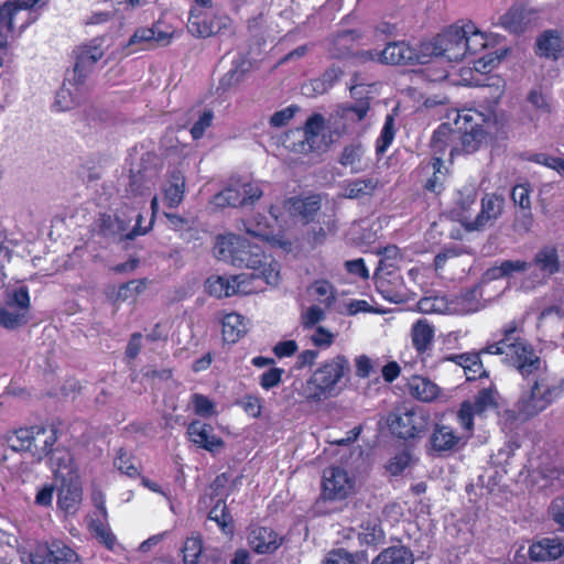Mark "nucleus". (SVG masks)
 Returning a JSON list of instances; mask_svg holds the SVG:
<instances>
[{
    "mask_svg": "<svg viewBox=\"0 0 564 564\" xmlns=\"http://www.w3.org/2000/svg\"><path fill=\"white\" fill-rule=\"evenodd\" d=\"M527 161L535 163L547 169L555 171L561 177L564 178V159L553 156L546 153H531L525 158Z\"/></svg>",
    "mask_w": 564,
    "mask_h": 564,
    "instance_id": "nucleus-61",
    "label": "nucleus"
},
{
    "mask_svg": "<svg viewBox=\"0 0 564 564\" xmlns=\"http://www.w3.org/2000/svg\"><path fill=\"white\" fill-rule=\"evenodd\" d=\"M365 154V149L360 143H351L346 145L340 154L339 163L343 166H349L352 172L362 170L361 159Z\"/></svg>",
    "mask_w": 564,
    "mask_h": 564,
    "instance_id": "nucleus-58",
    "label": "nucleus"
},
{
    "mask_svg": "<svg viewBox=\"0 0 564 564\" xmlns=\"http://www.w3.org/2000/svg\"><path fill=\"white\" fill-rule=\"evenodd\" d=\"M245 231L256 238L269 241L275 236L274 227L268 218L261 214L253 215L242 220Z\"/></svg>",
    "mask_w": 564,
    "mask_h": 564,
    "instance_id": "nucleus-48",
    "label": "nucleus"
},
{
    "mask_svg": "<svg viewBox=\"0 0 564 564\" xmlns=\"http://www.w3.org/2000/svg\"><path fill=\"white\" fill-rule=\"evenodd\" d=\"M433 170V175L429 177L424 184V189L440 195L444 191V182L448 170L444 166V161L440 156H433L430 161Z\"/></svg>",
    "mask_w": 564,
    "mask_h": 564,
    "instance_id": "nucleus-51",
    "label": "nucleus"
},
{
    "mask_svg": "<svg viewBox=\"0 0 564 564\" xmlns=\"http://www.w3.org/2000/svg\"><path fill=\"white\" fill-rule=\"evenodd\" d=\"M529 558L532 562H550L564 555V542L555 538H541L529 546Z\"/></svg>",
    "mask_w": 564,
    "mask_h": 564,
    "instance_id": "nucleus-26",
    "label": "nucleus"
},
{
    "mask_svg": "<svg viewBox=\"0 0 564 564\" xmlns=\"http://www.w3.org/2000/svg\"><path fill=\"white\" fill-rule=\"evenodd\" d=\"M29 8L28 1L7 0L0 1V48L7 45L9 33L13 31V18L15 13Z\"/></svg>",
    "mask_w": 564,
    "mask_h": 564,
    "instance_id": "nucleus-36",
    "label": "nucleus"
},
{
    "mask_svg": "<svg viewBox=\"0 0 564 564\" xmlns=\"http://www.w3.org/2000/svg\"><path fill=\"white\" fill-rule=\"evenodd\" d=\"M247 541L256 554L268 555L281 547L284 538L271 527L252 524L248 528Z\"/></svg>",
    "mask_w": 564,
    "mask_h": 564,
    "instance_id": "nucleus-13",
    "label": "nucleus"
},
{
    "mask_svg": "<svg viewBox=\"0 0 564 564\" xmlns=\"http://www.w3.org/2000/svg\"><path fill=\"white\" fill-rule=\"evenodd\" d=\"M482 289L479 284L462 290L454 300L455 310L463 315L473 314L484 307Z\"/></svg>",
    "mask_w": 564,
    "mask_h": 564,
    "instance_id": "nucleus-41",
    "label": "nucleus"
},
{
    "mask_svg": "<svg viewBox=\"0 0 564 564\" xmlns=\"http://www.w3.org/2000/svg\"><path fill=\"white\" fill-rule=\"evenodd\" d=\"M104 40L101 37L94 39L89 44L79 47L77 61L74 66L75 79L79 83H85L87 69L99 61L105 53Z\"/></svg>",
    "mask_w": 564,
    "mask_h": 564,
    "instance_id": "nucleus-24",
    "label": "nucleus"
},
{
    "mask_svg": "<svg viewBox=\"0 0 564 564\" xmlns=\"http://www.w3.org/2000/svg\"><path fill=\"white\" fill-rule=\"evenodd\" d=\"M57 506L66 513H75L82 502L80 479L56 481Z\"/></svg>",
    "mask_w": 564,
    "mask_h": 564,
    "instance_id": "nucleus-29",
    "label": "nucleus"
},
{
    "mask_svg": "<svg viewBox=\"0 0 564 564\" xmlns=\"http://www.w3.org/2000/svg\"><path fill=\"white\" fill-rule=\"evenodd\" d=\"M91 499L99 512L91 514L88 519V530L90 534L97 539L101 544H106V530L102 528V520L105 519V497L101 490V485L93 484Z\"/></svg>",
    "mask_w": 564,
    "mask_h": 564,
    "instance_id": "nucleus-34",
    "label": "nucleus"
},
{
    "mask_svg": "<svg viewBox=\"0 0 564 564\" xmlns=\"http://www.w3.org/2000/svg\"><path fill=\"white\" fill-rule=\"evenodd\" d=\"M235 267H245L251 270V272L262 271L265 274L269 269L274 267L280 274V263L271 256L265 254L261 247L251 245L247 240L243 241L242 248H240L239 258H236Z\"/></svg>",
    "mask_w": 564,
    "mask_h": 564,
    "instance_id": "nucleus-15",
    "label": "nucleus"
},
{
    "mask_svg": "<svg viewBox=\"0 0 564 564\" xmlns=\"http://www.w3.org/2000/svg\"><path fill=\"white\" fill-rule=\"evenodd\" d=\"M464 32L460 25L453 24L438 33L433 42V54L448 62H458L464 58Z\"/></svg>",
    "mask_w": 564,
    "mask_h": 564,
    "instance_id": "nucleus-12",
    "label": "nucleus"
},
{
    "mask_svg": "<svg viewBox=\"0 0 564 564\" xmlns=\"http://www.w3.org/2000/svg\"><path fill=\"white\" fill-rule=\"evenodd\" d=\"M525 381L528 386L513 406L517 420L528 421L539 415L564 395V378L543 372Z\"/></svg>",
    "mask_w": 564,
    "mask_h": 564,
    "instance_id": "nucleus-2",
    "label": "nucleus"
},
{
    "mask_svg": "<svg viewBox=\"0 0 564 564\" xmlns=\"http://www.w3.org/2000/svg\"><path fill=\"white\" fill-rule=\"evenodd\" d=\"M194 413L202 417H210L216 414L215 403L202 393H193L191 397Z\"/></svg>",
    "mask_w": 564,
    "mask_h": 564,
    "instance_id": "nucleus-63",
    "label": "nucleus"
},
{
    "mask_svg": "<svg viewBox=\"0 0 564 564\" xmlns=\"http://www.w3.org/2000/svg\"><path fill=\"white\" fill-rule=\"evenodd\" d=\"M32 426L20 427L8 432L4 435V442L13 452H28L30 453Z\"/></svg>",
    "mask_w": 564,
    "mask_h": 564,
    "instance_id": "nucleus-52",
    "label": "nucleus"
},
{
    "mask_svg": "<svg viewBox=\"0 0 564 564\" xmlns=\"http://www.w3.org/2000/svg\"><path fill=\"white\" fill-rule=\"evenodd\" d=\"M460 29L464 32L463 37V51H464V57L467 54L475 55L478 52H480L482 48L487 45V37L486 35L480 32L476 25L468 21L460 25Z\"/></svg>",
    "mask_w": 564,
    "mask_h": 564,
    "instance_id": "nucleus-44",
    "label": "nucleus"
},
{
    "mask_svg": "<svg viewBox=\"0 0 564 564\" xmlns=\"http://www.w3.org/2000/svg\"><path fill=\"white\" fill-rule=\"evenodd\" d=\"M386 424L393 436L403 441L414 440L425 433L429 415L421 409L398 406L388 413Z\"/></svg>",
    "mask_w": 564,
    "mask_h": 564,
    "instance_id": "nucleus-5",
    "label": "nucleus"
},
{
    "mask_svg": "<svg viewBox=\"0 0 564 564\" xmlns=\"http://www.w3.org/2000/svg\"><path fill=\"white\" fill-rule=\"evenodd\" d=\"M434 336V327L426 319H419L412 325V346L416 350L417 355L422 358V360H424L426 356L431 355Z\"/></svg>",
    "mask_w": 564,
    "mask_h": 564,
    "instance_id": "nucleus-30",
    "label": "nucleus"
},
{
    "mask_svg": "<svg viewBox=\"0 0 564 564\" xmlns=\"http://www.w3.org/2000/svg\"><path fill=\"white\" fill-rule=\"evenodd\" d=\"M464 443L453 427L436 423L426 444V453L433 457L445 458L456 453Z\"/></svg>",
    "mask_w": 564,
    "mask_h": 564,
    "instance_id": "nucleus-10",
    "label": "nucleus"
},
{
    "mask_svg": "<svg viewBox=\"0 0 564 564\" xmlns=\"http://www.w3.org/2000/svg\"><path fill=\"white\" fill-rule=\"evenodd\" d=\"M470 404L478 415L485 413L489 409L497 408L495 391L491 388H482L470 400Z\"/></svg>",
    "mask_w": 564,
    "mask_h": 564,
    "instance_id": "nucleus-62",
    "label": "nucleus"
},
{
    "mask_svg": "<svg viewBox=\"0 0 564 564\" xmlns=\"http://www.w3.org/2000/svg\"><path fill=\"white\" fill-rule=\"evenodd\" d=\"M113 466L121 474L135 479L140 477V467L135 464V457L124 448H119L113 459Z\"/></svg>",
    "mask_w": 564,
    "mask_h": 564,
    "instance_id": "nucleus-57",
    "label": "nucleus"
},
{
    "mask_svg": "<svg viewBox=\"0 0 564 564\" xmlns=\"http://www.w3.org/2000/svg\"><path fill=\"white\" fill-rule=\"evenodd\" d=\"M529 21L525 9L517 6H512L503 15L500 17V25L514 34L523 33Z\"/></svg>",
    "mask_w": 564,
    "mask_h": 564,
    "instance_id": "nucleus-49",
    "label": "nucleus"
},
{
    "mask_svg": "<svg viewBox=\"0 0 564 564\" xmlns=\"http://www.w3.org/2000/svg\"><path fill=\"white\" fill-rule=\"evenodd\" d=\"M312 289L321 304L327 308L332 307L336 301V290L329 281L324 279L316 280L313 282Z\"/></svg>",
    "mask_w": 564,
    "mask_h": 564,
    "instance_id": "nucleus-59",
    "label": "nucleus"
},
{
    "mask_svg": "<svg viewBox=\"0 0 564 564\" xmlns=\"http://www.w3.org/2000/svg\"><path fill=\"white\" fill-rule=\"evenodd\" d=\"M188 441L192 442L197 448L205 449L212 454L218 453L225 447L224 440L215 434V429L212 424L193 420L186 429Z\"/></svg>",
    "mask_w": 564,
    "mask_h": 564,
    "instance_id": "nucleus-16",
    "label": "nucleus"
},
{
    "mask_svg": "<svg viewBox=\"0 0 564 564\" xmlns=\"http://www.w3.org/2000/svg\"><path fill=\"white\" fill-rule=\"evenodd\" d=\"M245 239L237 235H219L214 246V256L221 261L236 264V258H239L240 248Z\"/></svg>",
    "mask_w": 564,
    "mask_h": 564,
    "instance_id": "nucleus-35",
    "label": "nucleus"
},
{
    "mask_svg": "<svg viewBox=\"0 0 564 564\" xmlns=\"http://www.w3.org/2000/svg\"><path fill=\"white\" fill-rule=\"evenodd\" d=\"M523 332V321L521 319H511L502 325L499 330L500 339L494 343L487 344L482 347L478 352L482 355H503L508 354L511 349V346L514 343V336L517 333Z\"/></svg>",
    "mask_w": 564,
    "mask_h": 564,
    "instance_id": "nucleus-25",
    "label": "nucleus"
},
{
    "mask_svg": "<svg viewBox=\"0 0 564 564\" xmlns=\"http://www.w3.org/2000/svg\"><path fill=\"white\" fill-rule=\"evenodd\" d=\"M478 191L471 185H465L454 194L451 214L466 230V223L473 221L471 210L477 202Z\"/></svg>",
    "mask_w": 564,
    "mask_h": 564,
    "instance_id": "nucleus-23",
    "label": "nucleus"
},
{
    "mask_svg": "<svg viewBox=\"0 0 564 564\" xmlns=\"http://www.w3.org/2000/svg\"><path fill=\"white\" fill-rule=\"evenodd\" d=\"M50 467L55 482L79 479L78 467L72 453L66 448L57 447L51 453Z\"/></svg>",
    "mask_w": 564,
    "mask_h": 564,
    "instance_id": "nucleus-22",
    "label": "nucleus"
},
{
    "mask_svg": "<svg viewBox=\"0 0 564 564\" xmlns=\"http://www.w3.org/2000/svg\"><path fill=\"white\" fill-rule=\"evenodd\" d=\"M283 208L293 218H300L304 225L315 220L316 215L322 208V198L318 194H312L305 197L292 196L283 200Z\"/></svg>",
    "mask_w": 564,
    "mask_h": 564,
    "instance_id": "nucleus-17",
    "label": "nucleus"
},
{
    "mask_svg": "<svg viewBox=\"0 0 564 564\" xmlns=\"http://www.w3.org/2000/svg\"><path fill=\"white\" fill-rule=\"evenodd\" d=\"M447 359L460 366L469 381L487 378L489 376L488 371L484 367L481 352L467 351L452 355Z\"/></svg>",
    "mask_w": 564,
    "mask_h": 564,
    "instance_id": "nucleus-31",
    "label": "nucleus"
},
{
    "mask_svg": "<svg viewBox=\"0 0 564 564\" xmlns=\"http://www.w3.org/2000/svg\"><path fill=\"white\" fill-rule=\"evenodd\" d=\"M405 388L413 399L424 403L434 402L441 393V388L435 382L421 375L408 378Z\"/></svg>",
    "mask_w": 564,
    "mask_h": 564,
    "instance_id": "nucleus-28",
    "label": "nucleus"
},
{
    "mask_svg": "<svg viewBox=\"0 0 564 564\" xmlns=\"http://www.w3.org/2000/svg\"><path fill=\"white\" fill-rule=\"evenodd\" d=\"M349 362L344 355L322 362L302 386L300 394L307 402H321L336 392L337 384L349 372Z\"/></svg>",
    "mask_w": 564,
    "mask_h": 564,
    "instance_id": "nucleus-4",
    "label": "nucleus"
},
{
    "mask_svg": "<svg viewBox=\"0 0 564 564\" xmlns=\"http://www.w3.org/2000/svg\"><path fill=\"white\" fill-rule=\"evenodd\" d=\"M32 564H80L77 553L62 542H52L40 549L31 558Z\"/></svg>",
    "mask_w": 564,
    "mask_h": 564,
    "instance_id": "nucleus-20",
    "label": "nucleus"
},
{
    "mask_svg": "<svg viewBox=\"0 0 564 564\" xmlns=\"http://www.w3.org/2000/svg\"><path fill=\"white\" fill-rule=\"evenodd\" d=\"M370 564H413V554L406 546L392 545L383 549Z\"/></svg>",
    "mask_w": 564,
    "mask_h": 564,
    "instance_id": "nucleus-47",
    "label": "nucleus"
},
{
    "mask_svg": "<svg viewBox=\"0 0 564 564\" xmlns=\"http://www.w3.org/2000/svg\"><path fill=\"white\" fill-rule=\"evenodd\" d=\"M503 197L488 193L481 198L480 212L474 217L473 221L466 223V231L482 230L487 225L499 218L503 209Z\"/></svg>",
    "mask_w": 564,
    "mask_h": 564,
    "instance_id": "nucleus-19",
    "label": "nucleus"
},
{
    "mask_svg": "<svg viewBox=\"0 0 564 564\" xmlns=\"http://www.w3.org/2000/svg\"><path fill=\"white\" fill-rule=\"evenodd\" d=\"M534 265L542 272L553 275L561 270L558 249L555 245H546L540 248L533 258Z\"/></svg>",
    "mask_w": 564,
    "mask_h": 564,
    "instance_id": "nucleus-42",
    "label": "nucleus"
},
{
    "mask_svg": "<svg viewBox=\"0 0 564 564\" xmlns=\"http://www.w3.org/2000/svg\"><path fill=\"white\" fill-rule=\"evenodd\" d=\"M530 194L531 187L529 184H517L512 187L511 191V199L513 203L521 207L523 210H527V214L524 215V227L527 231L532 225Z\"/></svg>",
    "mask_w": 564,
    "mask_h": 564,
    "instance_id": "nucleus-53",
    "label": "nucleus"
},
{
    "mask_svg": "<svg viewBox=\"0 0 564 564\" xmlns=\"http://www.w3.org/2000/svg\"><path fill=\"white\" fill-rule=\"evenodd\" d=\"M30 310V295L26 288L22 286L8 293L6 303L0 306V326L7 329H15L28 323Z\"/></svg>",
    "mask_w": 564,
    "mask_h": 564,
    "instance_id": "nucleus-6",
    "label": "nucleus"
},
{
    "mask_svg": "<svg viewBox=\"0 0 564 564\" xmlns=\"http://www.w3.org/2000/svg\"><path fill=\"white\" fill-rule=\"evenodd\" d=\"M227 497L228 494L225 495V498H219L215 502V505L210 508L207 518L217 524L220 532L225 536L231 539L235 534L236 525L235 519L226 503Z\"/></svg>",
    "mask_w": 564,
    "mask_h": 564,
    "instance_id": "nucleus-40",
    "label": "nucleus"
},
{
    "mask_svg": "<svg viewBox=\"0 0 564 564\" xmlns=\"http://www.w3.org/2000/svg\"><path fill=\"white\" fill-rule=\"evenodd\" d=\"M229 19L219 17L212 12H205L200 9H191L188 17V30L197 37H209L220 33L227 28Z\"/></svg>",
    "mask_w": 564,
    "mask_h": 564,
    "instance_id": "nucleus-14",
    "label": "nucleus"
},
{
    "mask_svg": "<svg viewBox=\"0 0 564 564\" xmlns=\"http://www.w3.org/2000/svg\"><path fill=\"white\" fill-rule=\"evenodd\" d=\"M148 285V279H133L119 285L116 293V302H135Z\"/></svg>",
    "mask_w": 564,
    "mask_h": 564,
    "instance_id": "nucleus-55",
    "label": "nucleus"
},
{
    "mask_svg": "<svg viewBox=\"0 0 564 564\" xmlns=\"http://www.w3.org/2000/svg\"><path fill=\"white\" fill-rule=\"evenodd\" d=\"M203 552V541L199 536H189L181 549L184 564H198Z\"/></svg>",
    "mask_w": 564,
    "mask_h": 564,
    "instance_id": "nucleus-60",
    "label": "nucleus"
},
{
    "mask_svg": "<svg viewBox=\"0 0 564 564\" xmlns=\"http://www.w3.org/2000/svg\"><path fill=\"white\" fill-rule=\"evenodd\" d=\"M530 264L523 260H503L499 265L489 268L485 275L490 279H501L510 276L513 272H524Z\"/></svg>",
    "mask_w": 564,
    "mask_h": 564,
    "instance_id": "nucleus-54",
    "label": "nucleus"
},
{
    "mask_svg": "<svg viewBox=\"0 0 564 564\" xmlns=\"http://www.w3.org/2000/svg\"><path fill=\"white\" fill-rule=\"evenodd\" d=\"M562 52V40L554 30L544 31L536 40V54L557 59Z\"/></svg>",
    "mask_w": 564,
    "mask_h": 564,
    "instance_id": "nucleus-45",
    "label": "nucleus"
},
{
    "mask_svg": "<svg viewBox=\"0 0 564 564\" xmlns=\"http://www.w3.org/2000/svg\"><path fill=\"white\" fill-rule=\"evenodd\" d=\"M325 120L321 113H314L307 118L303 128V140L294 144L293 150L307 153L315 149V142L324 129Z\"/></svg>",
    "mask_w": 564,
    "mask_h": 564,
    "instance_id": "nucleus-39",
    "label": "nucleus"
},
{
    "mask_svg": "<svg viewBox=\"0 0 564 564\" xmlns=\"http://www.w3.org/2000/svg\"><path fill=\"white\" fill-rule=\"evenodd\" d=\"M395 130L393 118L391 116H387L384 124L381 129L380 135L376 141V152L377 154H383L388 148L391 145L394 139Z\"/></svg>",
    "mask_w": 564,
    "mask_h": 564,
    "instance_id": "nucleus-64",
    "label": "nucleus"
},
{
    "mask_svg": "<svg viewBox=\"0 0 564 564\" xmlns=\"http://www.w3.org/2000/svg\"><path fill=\"white\" fill-rule=\"evenodd\" d=\"M496 58L481 57L474 62L473 68L460 69V82L466 86L490 87L496 86L498 90V98L503 93L505 83L497 76L492 75L491 70L495 66Z\"/></svg>",
    "mask_w": 564,
    "mask_h": 564,
    "instance_id": "nucleus-7",
    "label": "nucleus"
},
{
    "mask_svg": "<svg viewBox=\"0 0 564 564\" xmlns=\"http://www.w3.org/2000/svg\"><path fill=\"white\" fill-rule=\"evenodd\" d=\"M354 485L345 469L332 466L324 470L321 498L328 501L345 500L351 494Z\"/></svg>",
    "mask_w": 564,
    "mask_h": 564,
    "instance_id": "nucleus-9",
    "label": "nucleus"
},
{
    "mask_svg": "<svg viewBox=\"0 0 564 564\" xmlns=\"http://www.w3.org/2000/svg\"><path fill=\"white\" fill-rule=\"evenodd\" d=\"M482 113L475 109H464L457 112L453 122H443L433 132L431 150L433 156L451 158L476 152L486 138L482 127Z\"/></svg>",
    "mask_w": 564,
    "mask_h": 564,
    "instance_id": "nucleus-1",
    "label": "nucleus"
},
{
    "mask_svg": "<svg viewBox=\"0 0 564 564\" xmlns=\"http://www.w3.org/2000/svg\"><path fill=\"white\" fill-rule=\"evenodd\" d=\"M280 280L281 275H279L274 267L269 269L267 274L262 271L257 273L250 271L232 275L235 295H249L262 292L268 285H278Z\"/></svg>",
    "mask_w": 564,
    "mask_h": 564,
    "instance_id": "nucleus-11",
    "label": "nucleus"
},
{
    "mask_svg": "<svg viewBox=\"0 0 564 564\" xmlns=\"http://www.w3.org/2000/svg\"><path fill=\"white\" fill-rule=\"evenodd\" d=\"M525 381L528 386L513 406L517 420L528 421L539 415L564 395V378L543 372Z\"/></svg>",
    "mask_w": 564,
    "mask_h": 564,
    "instance_id": "nucleus-3",
    "label": "nucleus"
},
{
    "mask_svg": "<svg viewBox=\"0 0 564 564\" xmlns=\"http://www.w3.org/2000/svg\"><path fill=\"white\" fill-rule=\"evenodd\" d=\"M247 333L245 317L239 313L231 312L221 318L223 340L228 344H236Z\"/></svg>",
    "mask_w": 564,
    "mask_h": 564,
    "instance_id": "nucleus-43",
    "label": "nucleus"
},
{
    "mask_svg": "<svg viewBox=\"0 0 564 564\" xmlns=\"http://www.w3.org/2000/svg\"><path fill=\"white\" fill-rule=\"evenodd\" d=\"M205 286L208 294L217 299L235 295L232 275L230 278L213 275L207 279Z\"/></svg>",
    "mask_w": 564,
    "mask_h": 564,
    "instance_id": "nucleus-56",
    "label": "nucleus"
},
{
    "mask_svg": "<svg viewBox=\"0 0 564 564\" xmlns=\"http://www.w3.org/2000/svg\"><path fill=\"white\" fill-rule=\"evenodd\" d=\"M83 84L75 79V72L73 70V77L68 78L56 93L53 104L54 109L56 111H67L76 107L80 99L79 86Z\"/></svg>",
    "mask_w": 564,
    "mask_h": 564,
    "instance_id": "nucleus-38",
    "label": "nucleus"
},
{
    "mask_svg": "<svg viewBox=\"0 0 564 564\" xmlns=\"http://www.w3.org/2000/svg\"><path fill=\"white\" fill-rule=\"evenodd\" d=\"M30 454L36 460L41 462L51 454L53 445L57 440L56 431L52 426L33 425Z\"/></svg>",
    "mask_w": 564,
    "mask_h": 564,
    "instance_id": "nucleus-27",
    "label": "nucleus"
},
{
    "mask_svg": "<svg viewBox=\"0 0 564 564\" xmlns=\"http://www.w3.org/2000/svg\"><path fill=\"white\" fill-rule=\"evenodd\" d=\"M513 341L514 345L511 346L509 355L522 378L529 380L531 376L541 373L543 361L532 345L521 337V333H517Z\"/></svg>",
    "mask_w": 564,
    "mask_h": 564,
    "instance_id": "nucleus-8",
    "label": "nucleus"
},
{
    "mask_svg": "<svg viewBox=\"0 0 564 564\" xmlns=\"http://www.w3.org/2000/svg\"><path fill=\"white\" fill-rule=\"evenodd\" d=\"M364 86L359 84L350 85V95L355 100L354 102H345L338 106L337 115L347 122L362 121L369 110L371 97L362 94Z\"/></svg>",
    "mask_w": 564,
    "mask_h": 564,
    "instance_id": "nucleus-18",
    "label": "nucleus"
},
{
    "mask_svg": "<svg viewBox=\"0 0 564 564\" xmlns=\"http://www.w3.org/2000/svg\"><path fill=\"white\" fill-rule=\"evenodd\" d=\"M380 55L383 65H414L420 62L416 48L405 41L387 43Z\"/></svg>",
    "mask_w": 564,
    "mask_h": 564,
    "instance_id": "nucleus-21",
    "label": "nucleus"
},
{
    "mask_svg": "<svg viewBox=\"0 0 564 564\" xmlns=\"http://www.w3.org/2000/svg\"><path fill=\"white\" fill-rule=\"evenodd\" d=\"M154 28H138L122 46V53L128 56L139 51L153 48Z\"/></svg>",
    "mask_w": 564,
    "mask_h": 564,
    "instance_id": "nucleus-46",
    "label": "nucleus"
},
{
    "mask_svg": "<svg viewBox=\"0 0 564 564\" xmlns=\"http://www.w3.org/2000/svg\"><path fill=\"white\" fill-rule=\"evenodd\" d=\"M186 188L185 176L180 170L169 174L166 184L163 187V200L166 207L176 208L184 199Z\"/></svg>",
    "mask_w": 564,
    "mask_h": 564,
    "instance_id": "nucleus-37",
    "label": "nucleus"
},
{
    "mask_svg": "<svg viewBox=\"0 0 564 564\" xmlns=\"http://www.w3.org/2000/svg\"><path fill=\"white\" fill-rule=\"evenodd\" d=\"M361 33L357 30L338 31L332 40L329 53L334 58H347L352 56Z\"/></svg>",
    "mask_w": 564,
    "mask_h": 564,
    "instance_id": "nucleus-33",
    "label": "nucleus"
},
{
    "mask_svg": "<svg viewBox=\"0 0 564 564\" xmlns=\"http://www.w3.org/2000/svg\"><path fill=\"white\" fill-rule=\"evenodd\" d=\"M380 186L377 177H360L346 180L341 186V197L348 199H366L370 198Z\"/></svg>",
    "mask_w": 564,
    "mask_h": 564,
    "instance_id": "nucleus-32",
    "label": "nucleus"
},
{
    "mask_svg": "<svg viewBox=\"0 0 564 564\" xmlns=\"http://www.w3.org/2000/svg\"><path fill=\"white\" fill-rule=\"evenodd\" d=\"M358 539L361 545L377 546L384 542L386 535L378 519H368L360 525Z\"/></svg>",
    "mask_w": 564,
    "mask_h": 564,
    "instance_id": "nucleus-50",
    "label": "nucleus"
}]
</instances>
